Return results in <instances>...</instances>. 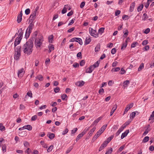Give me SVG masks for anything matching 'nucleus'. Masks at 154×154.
I'll return each instance as SVG.
<instances>
[{"label":"nucleus","instance_id":"0e129e2a","mask_svg":"<svg viewBox=\"0 0 154 154\" xmlns=\"http://www.w3.org/2000/svg\"><path fill=\"white\" fill-rule=\"evenodd\" d=\"M78 130V129L77 128H75L74 129L72 130L71 131V134H73L76 133L77 131Z\"/></svg>","mask_w":154,"mask_h":154},{"label":"nucleus","instance_id":"b1692460","mask_svg":"<svg viewBox=\"0 0 154 154\" xmlns=\"http://www.w3.org/2000/svg\"><path fill=\"white\" fill-rule=\"evenodd\" d=\"M135 4L134 2L132 3L131 4L130 11L131 12H132L134 9V7L135 6Z\"/></svg>","mask_w":154,"mask_h":154},{"label":"nucleus","instance_id":"bb28decb","mask_svg":"<svg viewBox=\"0 0 154 154\" xmlns=\"http://www.w3.org/2000/svg\"><path fill=\"white\" fill-rule=\"evenodd\" d=\"M100 61H97L96 63L93 64V65H91L93 67V69H94V68L97 67L100 64Z\"/></svg>","mask_w":154,"mask_h":154},{"label":"nucleus","instance_id":"72a5a7b5","mask_svg":"<svg viewBox=\"0 0 154 154\" xmlns=\"http://www.w3.org/2000/svg\"><path fill=\"white\" fill-rule=\"evenodd\" d=\"M149 139V137L148 136L145 137L143 139L142 142L143 143H145L147 142Z\"/></svg>","mask_w":154,"mask_h":154},{"label":"nucleus","instance_id":"49530a36","mask_svg":"<svg viewBox=\"0 0 154 154\" xmlns=\"http://www.w3.org/2000/svg\"><path fill=\"white\" fill-rule=\"evenodd\" d=\"M125 147V145H123L122 146H121L118 149V152H121L123 149H124V147Z\"/></svg>","mask_w":154,"mask_h":154},{"label":"nucleus","instance_id":"1a4fd4ad","mask_svg":"<svg viewBox=\"0 0 154 154\" xmlns=\"http://www.w3.org/2000/svg\"><path fill=\"white\" fill-rule=\"evenodd\" d=\"M85 130L82 132L81 133L79 134L77 137L76 140L77 142L79 140V139L81 138L85 134Z\"/></svg>","mask_w":154,"mask_h":154},{"label":"nucleus","instance_id":"39448f33","mask_svg":"<svg viewBox=\"0 0 154 154\" xmlns=\"http://www.w3.org/2000/svg\"><path fill=\"white\" fill-rule=\"evenodd\" d=\"M25 73L24 69L23 68H22L18 70L17 75L19 77H22L23 76Z\"/></svg>","mask_w":154,"mask_h":154},{"label":"nucleus","instance_id":"5701e85b","mask_svg":"<svg viewBox=\"0 0 154 154\" xmlns=\"http://www.w3.org/2000/svg\"><path fill=\"white\" fill-rule=\"evenodd\" d=\"M96 129L95 127H94L92 128L88 132V137H91L92 134L94 132Z\"/></svg>","mask_w":154,"mask_h":154},{"label":"nucleus","instance_id":"09e8293b","mask_svg":"<svg viewBox=\"0 0 154 154\" xmlns=\"http://www.w3.org/2000/svg\"><path fill=\"white\" fill-rule=\"evenodd\" d=\"M27 95H28L29 97H30V98L32 97V94L31 91H30L28 92L27 93Z\"/></svg>","mask_w":154,"mask_h":154},{"label":"nucleus","instance_id":"aec40b11","mask_svg":"<svg viewBox=\"0 0 154 154\" xmlns=\"http://www.w3.org/2000/svg\"><path fill=\"white\" fill-rule=\"evenodd\" d=\"M24 129H26L28 130L29 131H31L32 129V127L30 125H26L23 126Z\"/></svg>","mask_w":154,"mask_h":154},{"label":"nucleus","instance_id":"6e6d98bb","mask_svg":"<svg viewBox=\"0 0 154 154\" xmlns=\"http://www.w3.org/2000/svg\"><path fill=\"white\" fill-rule=\"evenodd\" d=\"M125 72L126 71H125V70L123 68H122L121 70L120 71V73L122 75L125 73Z\"/></svg>","mask_w":154,"mask_h":154},{"label":"nucleus","instance_id":"774afa93","mask_svg":"<svg viewBox=\"0 0 154 154\" xmlns=\"http://www.w3.org/2000/svg\"><path fill=\"white\" fill-rule=\"evenodd\" d=\"M75 68H77L79 67V63H75L72 65Z\"/></svg>","mask_w":154,"mask_h":154},{"label":"nucleus","instance_id":"338daca9","mask_svg":"<svg viewBox=\"0 0 154 154\" xmlns=\"http://www.w3.org/2000/svg\"><path fill=\"white\" fill-rule=\"evenodd\" d=\"M136 115V112H132L131 114H130V117H132V118H134L135 116Z\"/></svg>","mask_w":154,"mask_h":154},{"label":"nucleus","instance_id":"f257e3e1","mask_svg":"<svg viewBox=\"0 0 154 154\" xmlns=\"http://www.w3.org/2000/svg\"><path fill=\"white\" fill-rule=\"evenodd\" d=\"M33 44L31 39H29L22 47L24 53L27 55L32 54L33 50Z\"/></svg>","mask_w":154,"mask_h":154},{"label":"nucleus","instance_id":"37998d69","mask_svg":"<svg viewBox=\"0 0 154 154\" xmlns=\"http://www.w3.org/2000/svg\"><path fill=\"white\" fill-rule=\"evenodd\" d=\"M138 43L137 42H134L131 45V48H135L136 47L137 45H138Z\"/></svg>","mask_w":154,"mask_h":154},{"label":"nucleus","instance_id":"ddd939ff","mask_svg":"<svg viewBox=\"0 0 154 154\" xmlns=\"http://www.w3.org/2000/svg\"><path fill=\"white\" fill-rule=\"evenodd\" d=\"M149 120H151L150 121L151 123H152L154 122V110L152 112V114L150 115Z\"/></svg>","mask_w":154,"mask_h":154},{"label":"nucleus","instance_id":"f704fd0d","mask_svg":"<svg viewBox=\"0 0 154 154\" xmlns=\"http://www.w3.org/2000/svg\"><path fill=\"white\" fill-rule=\"evenodd\" d=\"M127 43H126L125 42V43H122V47H121V49L124 50L125 49V48L127 47Z\"/></svg>","mask_w":154,"mask_h":154},{"label":"nucleus","instance_id":"a18cd8bd","mask_svg":"<svg viewBox=\"0 0 154 154\" xmlns=\"http://www.w3.org/2000/svg\"><path fill=\"white\" fill-rule=\"evenodd\" d=\"M120 69V67H117L115 68H113L111 70L112 71L117 72L119 71Z\"/></svg>","mask_w":154,"mask_h":154},{"label":"nucleus","instance_id":"0eeeda50","mask_svg":"<svg viewBox=\"0 0 154 154\" xmlns=\"http://www.w3.org/2000/svg\"><path fill=\"white\" fill-rule=\"evenodd\" d=\"M22 39V38L19 37H17L16 38L14 42V45L15 47L20 43Z\"/></svg>","mask_w":154,"mask_h":154},{"label":"nucleus","instance_id":"4468645a","mask_svg":"<svg viewBox=\"0 0 154 154\" xmlns=\"http://www.w3.org/2000/svg\"><path fill=\"white\" fill-rule=\"evenodd\" d=\"M102 118V117H100L96 119L93 123L91 125H96L98 122Z\"/></svg>","mask_w":154,"mask_h":154},{"label":"nucleus","instance_id":"864d4df0","mask_svg":"<svg viewBox=\"0 0 154 154\" xmlns=\"http://www.w3.org/2000/svg\"><path fill=\"white\" fill-rule=\"evenodd\" d=\"M114 136L111 135V136L109 137L107 139V140L109 142L113 138Z\"/></svg>","mask_w":154,"mask_h":154},{"label":"nucleus","instance_id":"bf43d9fd","mask_svg":"<svg viewBox=\"0 0 154 154\" xmlns=\"http://www.w3.org/2000/svg\"><path fill=\"white\" fill-rule=\"evenodd\" d=\"M23 143H24V146L26 147H27L29 146V143L27 142L26 141H24Z\"/></svg>","mask_w":154,"mask_h":154},{"label":"nucleus","instance_id":"c9c22d12","mask_svg":"<svg viewBox=\"0 0 154 154\" xmlns=\"http://www.w3.org/2000/svg\"><path fill=\"white\" fill-rule=\"evenodd\" d=\"M148 17L146 13H144L142 16L143 20H145L146 19L148 18Z\"/></svg>","mask_w":154,"mask_h":154},{"label":"nucleus","instance_id":"052dcab7","mask_svg":"<svg viewBox=\"0 0 154 154\" xmlns=\"http://www.w3.org/2000/svg\"><path fill=\"white\" fill-rule=\"evenodd\" d=\"M150 129H146L145 131L143 133V135L144 136L146 135L148 133V132L150 131Z\"/></svg>","mask_w":154,"mask_h":154},{"label":"nucleus","instance_id":"7ed1b4c3","mask_svg":"<svg viewBox=\"0 0 154 154\" xmlns=\"http://www.w3.org/2000/svg\"><path fill=\"white\" fill-rule=\"evenodd\" d=\"M21 47L20 46H17L15 48L14 54V59L15 60H18L20 59L21 54L20 53Z\"/></svg>","mask_w":154,"mask_h":154},{"label":"nucleus","instance_id":"8fccbe9b","mask_svg":"<svg viewBox=\"0 0 154 154\" xmlns=\"http://www.w3.org/2000/svg\"><path fill=\"white\" fill-rule=\"evenodd\" d=\"M2 150L3 152H5L6 151V145L4 144L2 146Z\"/></svg>","mask_w":154,"mask_h":154},{"label":"nucleus","instance_id":"20e7f679","mask_svg":"<svg viewBox=\"0 0 154 154\" xmlns=\"http://www.w3.org/2000/svg\"><path fill=\"white\" fill-rule=\"evenodd\" d=\"M89 32L91 36L95 37H97L98 36V34L97 33L96 30L93 29L92 28L90 27L89 28Z\"/></svg>","mask_w":154,"mask_h":154},{"label":"nucleus","instance_id":"6ab92c4d","mask_svg":"<svg viewBox=\"0 0 154 154\" xmlns=\"http://www.w3.org/2000/svg\"><path fill=\"white\" fill-rule=\"evenodd\" d=\"M117 108V105L116 104H115V105H114L110 112V116H112V115L113 114L115 111L116 109Z\"/></svg>","mask_w":154,"mask_h":154},{"label":"nucleus","instance_id":"3c124183","mask_svg":"<svg viewBox=\"0 0 154 154\" xmlns=\"http://www.w3.org/2000/svg\"><path fill=\"white\" fill-rule=\"evenodd\" d=\"M68 131L69 130L68 128H66L65 130L63 131L62 134L63 135L66 134L68 132Z\"/></svg>","mask_w":154,"mask_h":154},{"label":"nucleus","instance_id":"a878e982","mask_svg":"<svg viewBox=\"0 0 154 154\" xmlns=\"http://www.w3.org/2000/svg\"><path fill=\"white\" fill-rule=\"evenodd\" d=\"M54 38V36L52 35H50L48 38V39L49 40V42L51 43H52L53 42V40Z\"/></svg>","mask_w":154,"mask_h":154},{"label":"nucleus","instance_id":"680f3d73","mask_svg":"<svg viewBox=\"0 0 154 154\" xmlns=\"http://www.w3.org/2000/svg\"><path fill=\"white\" fill-rule=\"evenodd\" d=\"M30 13V10L29 8L26 9L25 11V14L26 15L29 14Z\"/></svg>","mask_w":154,"mask_h":154},{"label":"nucleus","instance_id":"e2e57ef3","mask_svg":"<svg viewBox=\"0 0 154 154\" xmlns=\"http://www.w3.org/2000/svg\"><path fill=\"white\" fill-rule=\"evenodd\" d=\"M105 146L104 145V144H102L99 148V151H101Z\"/></svg>","mask_w":154,"mask_h":154},{"label":"nucleus","instance_id":"dca6fc26","mask_svg":"<svg viewBox=\"0 0 154 154\" xmlns=\"http://www.w3.org/2000/svg\"><path fill=\"white\" fill-rule=\"evenodd\" d=\"M129 133V130H126L124 132L122 133L121 136V138L123 139L125 137H126L128 134Z\"/></svg>","mask_w":154,"mask_h":154},{"label":"nucleus","instance_id":"69168bd1","mask_svg":"<svg viewBox=\"0 0 154 154\" xmlns=\"http://www.w3.org/2000/svg\"><path fill=\"white\" fill-rule=\"evenodd\" d=\"M37 118V115H35L33 116L31 119L32 121H35Z\"/></svg>","mask_w":154,"mask_h":154},{"label":"nucleus","instance_id":"603ef678","mask_svg":"<svg viewBox=\"0 0 154 154\" xmlns=\"http://www.w3.org/2000/svg\"><path fill=\"white\" fill-rule=\"evenodd\" d=\"M53 146L52 145H51L50 146L49 148H48V149L47 150V152H50L51 151L52 149H53Z\"/></svg>","mask_w":154,"mask_h":154},{"label":"nucleus","instance_id":"cd10ccee","mask_svg":"<svg viewBox=\"0 0 154 154\" xmlns=\"http://www.w3.org/2000/svg\"><path fill=\"white\" fill-rule=\"evenodd\" d=\"M66 7H69V6L68 5H65L64 7L63 8V9L62 11V14H64L66 12L67 8H66Z\"/></svg>","mask_w":154,"mask_h":154},{"label":"nucleus","instance_id":"a211bd4d","mask_svg":"<svg viewBox=\"0 0 154 154\" xmlns=\"http://www.w3.org/2000/svg\"><path fill=\"white\" fill-rule=\"evenodd\" d=\"M84 84V82L83 81H79L75 83V85L79 87L82 86Z\"/></svg>","mask_w":154,"mask_h":154},{"label":"nucleus","instance_id":"e433bc0d","mask_svg":"<svg viewBox=\"0 0 154 154\" xmlns=\"http://www.w3.org/2000/svg\"><path fill=\"white\" fill-rule=\"evenodd\" d=\"M100 48V45L99 44H98L95 47V52L98 51Z\"/></svg>","mask_w":154,"mask_h":154},{"label":"nucleus","instance_id":"393cba45","mask_svg":"<svg viewBox=\"0 0 154 154\" xmlns=\"http://www.w3.org/2000/svg\"><path fill=\"white\" fill-rule=\"evenodd\" d=\"M91 41V39L89 37H87L86 38L85 41V45H87Z\"/></svg>","mask_w":154,"mask_h":154},{"label":"nucleus","instance_id":"a19ab883","mask_svg":"<svg viewBox=\"0 0 154 154\" xmlns=\"http://www.w3.org/2000/svg\"><path fill=\"white\" fill-rule=\"evenodd\" d=\"M61 99L63 100H66V98L67 97V95L66 94H63L61 95Z\"/></svg>","mask_w":154,"mask_h":154},{"label":"nucleus","instance_id":"58836bf2","mask_svg":"<svg viewBox=\"0 0 154 154\" xmlns=\"http://www.w3.org/2000/svg\"><path fill=\"white\" fill-rule=\"evenodd\" d=\"M112 151V148H110V149H108L106 152L105 154H111Z\"/></svg>","mask_w":154,"mask_h":154},{"label":"nucleus","instance_id":"423d86ee","mask_svg":"<svg viewBox=\"0 0 154 154\" xmlns=\"http://www.w3.org/2000/svg\"><path fill=\"white\" fill-rule=\"evenodd\" d=\"M36 12L32 11L30 15V17H29V19L30 22H32L33 20L35 19L36 17Z\"/></svg>","mask_w":154,"mask_h":154},{"label":"nucleus","instance_id":"13d9d810","mask_svg":"<svg viewBox=\"0 0 154 154\" xmlns=\"http://www.w3.org/2000/svg\"><path fill=\"white\" fill-rule=\"evenodd\" d=\"M75 29V27H72L71 28L67 30V32L69 33H71L73 31L74 29Z\"/></svg>","mask_w":154,"mask_h":154},{"label":"nucleus","instance_id":"c756f323","mask_svg":"<svg viewBox=\"0 0 154 154\" xmlns=\"http://www.w3.org/2000/svg\"><path fill=\"white\" fill-rule=\"evenodd\" d=\"M107 125V124H106V125H103L99 130L101 131V132L103 133V132L104 131V130L106 128V127Z\"/></svg>","mask_w":154,"mask_h":154},{"label":"nucleus","instance_id":"de8ad7c7","mask_svg":"<svg viewBox=\"0 0 154 154\" xmlns=\"http://www.w3.org/2000/svg\"><path fill=\"white\" fill-rule=\"evenodd\" d=\"M143 7V5H141L140 6H139L137 8V11L139 12L141 11Z\"/></svg>","mask_w":154,"mask_h":154},{"label":"nucleus","instance_id":"2f4dec72","mask_svg":"<svg viewBox=\"0 0 154 154\" xmlns=\"http://www.w3.org/2000/svg\"><path fill=\"white\" fill-rule=\"evenodd\" d=\"M77 40L76 41H75L79 43V44L80 45H82V39L80 38H77Z\"/></svg>","mask_w":154,"mask_h":154},{"label":"nucleus","instance_id":"6e6552de","mask_svg":"<svg viewBox=\"0 0 154 154\" xmlns=\"http://www.w3.org/2000/svg\"><path fill=\"white\" fill-rule=\"evenodd\" d=\"M133 103H131V104L127 105L125 108L124 114H125L128 111L132 108L133 106Z\"/></svg>","mask_w":154,"mask_h":154},{"label":"nucleus","instance_id":"c85d7f7f","mask_svg":"<svg viewBox=\"0 0 154 154\" xmlns=\"http://www.w3.org/2000/svg\"><path fill=\"white\" fill-rule=\"evenodd\" d=\"M31 32L28 31L27 30H26L25 35V37L26 38H29Z\"/></svg>","mask_w":154,"mask_h":154},{"label":"nucleus","instance_id":"4be33fe9","mask_svg":"<svg viewBox=\"0 0 154 154\" xmlns=\"http://www.w3.org/2000/svg\"><path fill=\"white\" fill-rule=\"evenodd\" d=\"M48 48L49 49V53H50L54 49V45L52 44H50L48 46Z\"/></svg>","mask_w":154,"mask_h":154},{"label":"nucleus","instance_id":"2eb2a0df","mask_svg":"<svg viewBox=\"0 0 154 154\" xmlns=\"http://www.w3.org/2000/svg\"><path fill=\"white\" fill-rule=\"evenodd\" d=\"M93 68V67L92 66H90L88 67V68L86 69L85 71L87 73H91L92 71L94 70V69Z\"/></svg>","mask_w":154,"mask_h":154},{"label":"nucleus","instance_id":"4d7b16f0","mask_svg":"<svg viewBox=\"0 0 154 154\" xmlns=\"http://www.w3.org/2000/svg\"><path fill=\"white\" fill-rule=\"evenodd\" d=\"M75 20V19L73 18L71 20L70 22L68 24V26H70L73 24L74 22V21Z\"/></svg>","mask_w":154,"mask_h":154},{"label":"nucleus","instance_id":"9d476101","mask_svg":"<svg viewBox=\"0 0 154 154\" xmlns=\"http://www.w3.org/2000/svg\"><path fill=\"white\" fill-rule=\"evenodd\" d=\"M125 128V126H122L117 131L116 133V136H118L120 133Z\"/></svg>","mask_w":154,"mask_h":154},{"label":"nucleus","instance_id":"f03ea898","mask_svg":"<svg viewBox=\"0 0 154 154\" xmlns=\"http://www.w3.org/2000/svg\"><path fill=\"white\" fill-rule=\"evenodd\" d=\"M37 34L38 32L36 31L34 32L31 39L32 41L34 39L35 40V44L36 48L40 47L43 41V37L42 36H38V38H36Z\"/></svg>","mask_w":154,"mask_h":154},{"label":"nucleus","instance_id":"7c9ffc66","mask_svg":"<svg viewBox=\"0 0 154 154\" xmlns=\"http://www.w3.org/2000/svg\"><path fill=\"white\" fill-rule=\"evenodd\" d=\"M36 79H38L40 81H42L44 79L43 77L40 75L36 77Z\"/></svg>","mask_w":154,"mask_h":154},{"label":"nucleus","instance_id":"f3484780","mask_svg":"<svg viewBox=\"0 0 154 154\" xmlns=\"http://www.w3.org/2000/svg\"><path fill=\"white\" fill-rule=\"evenodd\" d=\"M18 32L19 33L18 35H19L18 37H19L22 38L23 32V31L22 30V28H20L18 30Z\"/></svg>","mask_w":154,"mask_h":154},{"label":"nucleus","instance_id":"c03bdc74","mask_svg":"<svg viewBox=\"0 0 154 154\" xmlns=\"http://www.w3.org/2000/svg\"><path fill=\"white\" fill-rule=\"evenodd\" d=\"M5 129V127L3 125L2 123H0V130L1 131H3Z\"/></svg>","mask_w":154,"mask_h":154},{"label":"nucleus","instance_id":"4c0bfd02","mask_svg":"<svg viewBox=\"0 0 154 154\" xmlns=\"http://www.w3.org/2000/svg\"><path fill=\"white\" fill-rule=\"evenodd\" d=\"M48 137L51 140L53 139L55 137V135L54 134L50 133Z\"/></svg>","mask_w":154,"mask_h":154},{"label":"nucleus","instance_id":"5fc2aeb1","mask_svg":"<svg viewBox=\"0 0 154 154\" xmlns=\"http://www.w3.org/2000/svg\"><path fill=\"white\" fill-rule=\"evenodd\" d=\"M59 91L60 88L58 87H57L54 88V91L55 93L58 92Z\"/></svg>","mask_w":154,"mask_h":154},{"label":"nucleus","instance_id":"79ce46f5","mask_svg":"<svg viewBox=\"0 0 154 154\" xmlns=\"http://www.w3.org/2000/svg\"><path fill=\"white\" fill-rule=\"evenodd\" d=\"M105 29V28L104 27H101L98 30V32L99 33H101V34L104 31V30Z\"/></svg>","mask_w":154,"mask_h":154},{"label":"nucleus","instance_id":"412c9836","mask_svg":"<svg viewBox=\"0 0 154 154\" xmlns=\"http://www.w3.org/2000/svg\"><path fill=\"white\" fill-rule=\"evenodd\" d=\"M130 83V82L128 80H126L123 83V87L124 88H126L128 86V84Z\"/></svg>","mask_w":154,"mask_h":154},{"label":"nucleus","instance_id":"ea45409f","mask_svg":"<svg viewBox=\"0 0 154 154\" xmlns=\"http://www.w3.org/2000/svg\"><path fill=\"white\" fill-rule=\"evenodd\" d=\"M124 35H123V36L124 37L126 38L127 37V36L128 35V31L127 29H126L125 30V32H124Z\"/></svg>","mask_w":154,"mask_h":154},{"label":"nucleus","instance_id":"473e14b6","mask_svg":"<svg viewBox=\"0 0 154 154\" xmlns=\"http://www.w3.org/2000/svg\"><path fill=\"white\" fill-rule=\"evenodd\" d=\"M144 68V64L141 63L140 66L138 68V71H140L142 69Z\"/></svg>","mask_w":154,"mask_h":154},{"label":"nucleus","instance_id":"f8f14e48","mask_svg":"<svg viewBox=\"0 0 154 154\" xmlns=\"http://www.w3.org/2000/svg\"><path fill=\"white\" fill-rule=\"evenodd\" d=\"M22 11H21L20 14L17 16V21L18 23H20L21 22L22 19Z\"/></svg>","mask_w":154,"mask_h":154},{"label":"nucleus","instance_id":"9b49d317","mask_svg":"<svg viewBox=\"0 0 154 154\" xmlns=\"http://www.w3.org/2000/svg\"><path fill=\"white\" fill-rule=\"evenodd\" d=\"M31 22V23L29 24L26 30H27L29 32H31L32 28L34 27V24L32 23V22Z\"/></svg>","mask_w":154,"mask_h":154}]
</instances>
